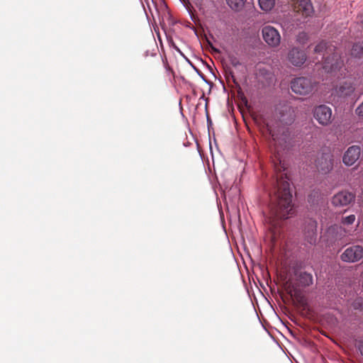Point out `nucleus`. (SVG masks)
<instances>
[{"label": "nucleus", "instance_id": "obj_4", "mask_svg": "<svg viewBox=\"0 0 363 363\" xmlns=\"http://www.w3.org/2000/svg\"><path fill=\"white\" fill-rule=\"evenodd\" d=\"M314 118L319 124L327 126L332 123L333 112L330 107L322 104L315 106L313 110Z\"/></svg>", "mask_w": 363, "mask_h": 363}, {"label": "nucleus", "instance_id": "obj_25", "mask_svg": "<svg viewBox=\"0 0 363 363\" xmlns=\"http://www.w3.org/2000/svg\"><path fill=\"white\" fill-rule=\"evenodd\" d=\"M227 77V79H228V81L230 80V79H232V81H233L234 83H235V77L233 76V74L232 72H230L229 74H228V75H227V77Z\"/></svg>", "mask_w": 363, "mask_h": 363}, {"label": "nucleus", "instance_id": "obj_7", "mask_svg": "<svg viewBox=\"0 0 363 363\" xmlns=\"http://www.w3.org/2000/svg\"><path fill=\"white\" fill-rule=\"evenodd\" d=\"M343 262H356L363 258V247L361 245H352L347 247L340 255Z\"/></svg>", "mask_w": 363, "mask_h": 363}, {"label": "nucleus", "instance_id": "obj_9", "mask_svg": "<svg viewBox=\"0 0 363 363\" xmlns=\"http://www.w3.org/2000/svg\"><path fill=\"white\" fill-rule=\"evenodd\" d=\"M294 10L302 16H310L313 13V6L311 0H294Z\"/></svg>", "mask_w": 363, "mask_h": 363}, {"label": "nucleus", "instance_id": "obj_12", "mask_svg": "<svg viewBox=\"0 0 363 363\" xmlns=\"http://www.w3.org/2000/svg\"><path fill=\"white\" fill-rule=\"evenodd\" d=\"M317 222L310 219L304 228L305 238L308 242L314 244L316 241Z\"/></svg>", "mask_w": 363, "mask_h": 363}, {"label": "nucleus", "instance_id": "obj_24", "mask_svg": "<svg viewBox=\"0 0 363 363\" xmlns=\"http://www.w3.org/2000/svg\"><path fill=\"white\" fill-rule=\"evenodd\" d=\"M231 65L236 67L237 66L240 65V61L237 58H233L231 60Z\"/></svg>", "mask_w": 363, "mask_h": 363}, {"label": "nucleus", "instance_id": "obj_16", "mask_svg": "<svg viewBox=\"0 0 363 363\" xmlns=\"http://www.w3.org/2000/svg\"><path fill=\"white\" fill-rule=\"evenodd\" d=\"M283 288L286 293L289 296L299 289L298 286L290 279L284 283Z\"/></svg>", "mask_w": 363, "mask_h": 363}, {"label": "nucleus", "instance_id": "obj_8", "mask_svg": "<svg viewBox=\"0 0 363 363\" xmlns=\"http://www.w3.org/2000/svg\"><path fill=\"white\" fill-rule=\"evenodd\" d=\"M287 59L292 65L295 67H301L306 61L307 56L303 50L294 47L289 50Z\"/></svg>", "mask_w": 363, "mask_h": 363}, {"label": "nucleus", "instance_id": "obj_5", "mask_svg": "<svg viewBox=\"0 0 363 363\" xmlns=\"http://www.w3.org/2000/svg\"><path fill=\"white\" fill-rule=\"evenodd\" d=\"M262 37L265 43L272 48H277L281 43L279 31L271 26H266L262 30Z\"/></svg>", "mask_w": 363, "mask_h": 363}, {"label": "nucleus", "instance_id": "obj_27", "mask_svg": "<svg viewBox=\"0 0 363 363\" xmlns=\"http://www.w3.org/2000/svg\"><path fill=\"white\" fill-rule=\"evenodd\" d=\"M362 43H363V41Z\"/></svg>", "mask_w": 363, "mask_h": 363}, {"label": "nucleus", "instance_id": "obj_2", "mask_svg": "<svg viewBox=\"0 0 363 363\" xmlns=\"http://www.w3.org/2000/svg\"><path fill=\"white\" fill-rule=\"evenodd\" d=\"M315 53L322 55L321 61L323 68L328 72H333L341 67L342 62L340 55L335 52V47L327 43L321 41L314 48Z\"/></svg>", "mask_w": 363, "mask_h": 363}, {"label": "nucleus", "instance_id": "obj_14", "mask_svg": "<svg viewBox=\"0 0 363 363\" xmlns=\"http://www.w3.org/2000/svg\"><path fill=\"white\" fill-rule=\"evenodd\" d=\"M298 281L302 286H308L313 284V276L308 272H301L298 277Z\"/></svg>", "mask_w": 363, "mask_h": 363}, {"label": "nucleus", "instance_id": "obj_1", "mask_svg": "<svg viewBox=\"0 0 363 363\" xmlns=\"http://www.w3.org/2000/svg\"><path fill=\"white\" fill-rule=\"evenodd\" d=\"M295 118L294 108L284 105L279 111L277 118L266 123L267 130L273 140V162L277 172L276 178L269 192V213L265 216V222L273 242L280 235L282 221L296 214L289 179L286 173L281 172L286 169L282 161L283 152L289 148L291 140L289 129L286 126L291 125Z\"/></svg>", "mask_w": 363, "mask_h": 363}, {"label": "nucleus", "instance_id": "obj_13", "mask_svg": "<svg viewBox=\"0 0 363 363\" xmlns=\"http://www.w3.org/2000/svg\"><path fill=\"white\" fill-rule=\"evenodd\" d=\"M355 89L353 83L350 81H345L336 87L335 91L340 96H347L351 95Z\"/></svg>", "mask_w": 363, "mask_h": 363}, {"label": "nucleus", "instance_id": "obj_6", "mask_svg": "<svg viewBox=\"0 0 363 363\" xmlns=\"http://www.w3.org/2000/svg\"><path fill=\"white\" fill-rule=\"evenodd\" d=\"M318 170L323 174L329 173L333 168V156L330 152H323L315 160Z\"/></svg>", "mask_w": 363, "mask_h": 363}, {"label": "nucleus", "instance_id": "obj_23", "mask_svg": "<svg viewBox=\"0 0 363 363\" xmlns=\"http://www.w3.org/2000/svg\"><path fill=\"white\" fill-rule=\"evenodd\" d=\"M357 349L359 351L362 356H363V339L359 340L357 343Z\"/></svg>", "mask_w": 363, "mask_h": 363}, {"label": "nucleus", "instance_id": "obj_17", "mask_svg": "<svg viewBox=\"0 0 363 363\" xmlns=\"http://www.w3.org/2000/svg\"><path fill=\"white\" fill-rule=\"evenodd\" d=\"M351 55L356 57L363 56V43L359 42L354 43L351 50Z\"/></svg>", "mask_w": 363, "mask_h": 363}, {"label": "nucleus", "instance_id": "obj_20", "mask_svg": "<svg viewBox=\"0 0 363 363\" xmlns=\"http://www.w3.org/2000/svg\"><path fill=\"white\" fill-rule=\"evenodd\" d=\"M308 40V34L305 32H301L296 35V42L301 45L306 44Z\"/></svg>", "mask_w": 363, "mask_h": 363}, {"label": "nucleus", "instance_id": "obj_26", "mask_svg": "<svg viewBox=\"0 0 363 363\" xmlns=\"http://www.w3.org/2000/svg\"><path fill=\"white\" fill-rule=\"evenodd\" d=\"M312 197H313V194H312L308 196V202H313V200L312 199Z\"/></svg>", "mask_w": 363, "mask_h": 363}, {"label": "nucleus", "instance_id": "obj_15", "mask_svg": "<svg viewBox=\"0 0 363 363\" xmlns=\"http://www.w3.org/2000/svg\"><path fill=\"white\" fill-rule=\"evenodd\" d=\"M291 299L297 303L300 306L305 307L306 306V300L300 289L290 295Z\"/></svg>", "mask_w": 363, "mask_h": 363}, {"label": "nucleus", "instance_id": "obj_10", "mask_svg": "<svg viewBox=\"0 0 363 363\" xmlns=\"http://www.w3.org/2000/svg\"><path fill=\"white\" fill-rule=\"evenodd\" d=\"M360 154V147L358 145H352L350 147L344 154L342 162L347 166H351L359 158Z\"/></svg>", "mask_w": 363, "mask_h": 363}, {"label": "nucleus", "instance_id": "obj_19", "mask_svg": "<svg viewBox=\"0 0 363 363\" xmlns=\"http://www.w3.org/2000/svg\"><path fill=\"white\" fill-rule=\"evenodd\" d=\"M228 5L234 11H240L243 5V0H225Z\"/></svg>", "mask_w": 363, "mask_h": 363}, {"label": "nucleus", "instance_id": "obj_3", "mask_svg": "<svg viewBox=\"0 0 363 363\" xmlns=\"http://www.w3.org/2000/svg\"><path fill=\"white\" fill-rule=\"evenodd\" d=\"M314 87L315 82L308 77H296L291 82V89L292 91L301 96H306L311 94Z\"/></svg>", "mask_w": 363, "mask_h": 363}, {"label": "nucleus", "instance_id": "obj_11", "mask_svg": "<svg viewBox=\"0 0 363 363\" xmlns=\"http://www.w3.org/2000/svg\"><path fill=\"white\" fill-rule=\"evenodd\" d=\"M354 199V195L350 192L340 191L333 197L332 203L335 206L341 207L350 204Z\"/></svg>", "mask_w": 363, "mask_h": 363}, {"label": "nucleus", "instance_id": "obj_21", "mask_svg": "<svg viewBox=\"0 0 363 363\" xmlns=\"http://www.w3.org/2000/svg\"><path fill=\"white\" fill-rule=\"evenodd\" d=\"M355 220V216L354 215H350L346 217H343L342 218V223L344 225H351L352 224Z\"/></svg>", "mask_w": 363, "mask_h": 363}, {"label": "nucleus", "instance_id": "obj_22", "mask_svg": "<svg viewBox=\"0 0 363 363\" xmlns=\"http://www.w3.org/2000/svg\"><path fill=\"white\" fill-rule=\"evenodd\" d=\"M356 113L363 118V102L356 108Z\"/></svg>", "mask_w": 363, "mask_h": 363}, {"label": "nucleus", "instance_id": "obj_18", "mask_svg": "<svg viewBox=\"0 0 363 363\" xmlns=\"http://www.w3.org/2000/svg\"><path fill=\"white\" fill-rule=\"evenodd\" d=\"M274 0H259V6L264 11H270L274 7Z\"/></svg>", "mask_w": 363, "mask_h": 363}]
</instances>
